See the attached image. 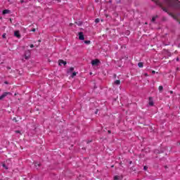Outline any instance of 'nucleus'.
Here are the masks:
<instances>
[{
  "label": "nucleus",
  "mask_w": 180,
  "mask_h": 180,
  "mask_svg": "<svg viewBox=\"0 0 180 180\" xmlns=\"http://www.w3.org/2000/svg\"><path fill=\"white\" fill-rule=\"evenodd\" d=\"M148 167H147V166H144L143 167V169H144V171H147V169H148Z\"/></svg>",
  "instance_id": "obj_26"
},
{
  "label": "nucleus",
  "mask_w": 180,
  "mask_h": 180,
  "mask_svg": "<svg viewBox=\"0 0 180 180\" xmlns=\"http://www.w3.org/2000/svg\"><path fill=\"white\" fill-rule=\"evenodd\" d=\"M120 2L117 1V4H120Z\"/></svg>",
  "instance_id": "obj_44"
},
{
  "label": "nucleus",
  "mask_w": 180,
  "mask_h": 180,
  "mask_svg": "<svg viewBox=\"0 0 180 180\" xmlns=\"http://www.w3.org/2000/svg\"><path fill=\"white\" fill-rule=\"evenodd\" d=\"M114 85H120V80H115L114 82Z\"/></svg>",
  "instance_id": "obj_16"
},
{
  "label": "nucleus",
  "mask_w": 180,
  "mask_h": 180,
  "mask_svg": "<svg viewBox=\"0 0 180 180\" xmlns=\"http://www.w3.org/2000/svg\"><path fill=\"white\" fill-rule=\"evenodd\" d=\"M167 14L169 15V16H172V18H173L174 19H176L175 18V15H174V14H172V13H169V11L167 12Z\"/></svg>",
  "instance_id": "obj_15"
},
{
  "label": "nucleus",
  "mask_w": 180,
  "mask_h": 180,
  "mask_svg": "<svg viewBox=\"0 0 180 180\" xmlns=\"http://www.w3.org/2000/svg\"><path fill=\"white\" fill-rule=\"evenodd\" d=\"M8 13H11V11H9V10H8V9H5V10H4L3 12H2V14H3V15H6V14H8Z\"/></svg>",
  "instance_id": "obj_11"
},
{
  "label": "nucleus",
  "mask_w": 180,
  "mask_h": 180,
  "mask_svg": "<svg viewBox=\"0 0 180 180\" xmlns=\"http://www.w3.org/2000/svg\"><path fill=\"white\" fill-rule=\"evenodd\" d=\"M4 84H6V85H8V84H9V82L8 81H5Z\"/></svg>",
  "instance_id": "obj_29"
},
{
  "label": "nucleus",
  "mask_w": 180,
  "mask_h": 180,
  "mask_svg": "<svg viewBox=\"0 0 180 180\" xmlns=\"http://www.w3.org/2000/svg\"><path fill=\"white\" fill-rule=\"evenodd\" d=\"M15 133L16 134H22L20 133V130H16V131H15Z\"/></svg>",
  "instance_id": "obj_20"
},
{
  "label": "nucleus",
  "mask_w": 180,
  "mask_h": 180,
  "mask_svg": "<svg viewBox=\"0 0 180 180\" xmlns=\"http://www.w3.org/2000/svg\"><path fill=\"white\" fill-rule=\"evenodd\" d=\"M59 63V65H61L62 64H63V65H67V62L64 61L63 60L60 59L58 60Z\"/></svg>",
  "instance_id": "obj_8"
},
{
  "label": "nucleus",
  "mask_w": 180,
  "mask_h": 180,
  "mask_svg": "<svg viewBox=\"0 0 180 180\" xmlns=\"http://www.w3.org/2000/svg\"><path fill=\"white\" fill-rule=\"evenodd\" d=\"M32 32H36V29L33 28V29L32 30Z\"/></svg>",
  "instance_id": "obj_32"
},
{
  "label": "nucleus",
  "mask_w": 180,
  "mask_h": 180,
  "mask_svg": "<svg viewBox=\"0 0 180 180\" xmlns=\"http://www.w3.org/2000/svg\"><path fill=\"white\" fill-rule=\"evenodd\" d=\"M176 61H179V58H176Z\"/></svg>",
  "instance_id": "obj_33"
},
{
  "label": "nucleus",
  "mask_w": 180,
  "mask_h": 180,
  "mask_svg": "<svg viewBox=\"0 0 180 180\" xmlns=\"http://www.w3.org/2000/svg\"><path fill=\"white\" fill-rule=\"evenodd\" d=\"M170 94H171V95H172V94H174V91H170Z\"/></svg>",
  "instance_id": "obj_35"
},
{
  "label": "nucleus",
  "mask_w": 180,
  "mask_h": 180,
  "mask_svg": "<svg viewBox=\"0 0 180 180\" xmlns=\"http://www.w3.org/2000/svg\"><path fill=\"white\" fill-rule=\"evenodd\" d=\"M85 44H91V41L87 40V41H84Z\"/></svg>",
  "instance_id": "obj_19"
},
{
  "label": "nucleus",
  "mask_w": 180,
  "mask_h": 180,
  "mask_svg": "<svg viewBox=\"0 0 180 180\" xmlns=\"http://www.w3.org/2000/svg\"><path fill=\"white\" fill-rule=\"evenodd\" d=\"M1 180H2V179H1Z\"/></svg>",
  "instance_id": "obj_46"
},
{
  "label": "nucleus",
  "mask_w": 180,
  "mask_h": 180,
  "mask_svg": "<svg viewBox=\"0 0 180 180\" xmlns=\"http://www.w3.org/2000/svg\"><path fill=\"white\" fill-rule=\"evenodd\" d=\"M79 40H85V37H84V32H79Z\"/></svg>",
  "instance_id": "obj_6"
},
{
  "label": "nucleus",
  "mask_w": 180,
  "mask_h": 180,
  "mask_svg": "<svg viewBox=\"0 0 180 180\" xmlns=\"http://www.w3.org/2000/svg\"><path fill=\"white\" fill-rule=\"evenodd\" d=\"M108 134H110L112 133V131L108 130Z\"/></svg>",
  "instance_id": "obj_31"
},
{
  "label": "nucleus",
  "mask_w": 180,
  "mask_h": 180,
  "mask_svg": "<svg viewBox=\"0 0 180 180\" xmlns=\"http://www.w3.org/2000/svg\"><path fill=\"white\" fill-rule=\"evenodd\" d=\"M24 57H25V60H27L28 58H30V50L25 51V52L24 53Z\"/></svg>",
  "instance_id": "obj_4"
},
{
  "label": "nucleus",
  "mask_w": 180,
  "mask_h": 180,
  "mask_svg": "<svg viewBox=\"0 0 180 180\" xmlns=\"http://www.w3.org/2000/svg\"><path fill=\"white\" fill-rule=\"evenodd\" d=\"M13 120H15V122H17L16 117H14V118L13 119Z\"/></svg>",
  "instance_id": "obj_36"
},
{
  "label": "nucleus",
  "mask_w": 180,
  "mask_h": 180,
  "mask_svg": "<svg viewBox=\"0 0 180 180\" xmlns=\"http://www.w3.org/2000/svg\"><path fill=\"white\" fill-rule=\"evenodd\" d=\"M98 110H98V109H97V110L95 111V112H94V113H95V115H98Z\"/></svg>",
  "instance_id": "obj_28"
},
{
  "label": "nucleus",
  "mask_w": 180,
  "mask_h": 180,
  "mask_svg": "<svg viewBox=\"0 0 180 180\" xmlns=\"http://www.w3.org/2000/svg\"><path fill=\"white\" fill-rule=\"evenodd\" d=\"M145 76H146V77H148V74L145 73Z\"/></svg>",
  "instance_id": "obj_39"
},
{
  "label": "nucleus",
  "mask_w": 180,
  "mask_h": 180,
  "mask_svg": "<svg viewBox=\"0 0 180 180\" xmlns=\"http://www.w3.org/2000/svg\"><path fill=\"white\" fill-rule=\"evenodd\" d=\"M165 168L167 169V168H168V167L167 166H165Z\"/></svg>",
  "instance_id": "obj_42"
},
{
  "label": "nucleus",
  "mask_w": 180,
  "mask_h": 180,
  "mask_svg": "<svg viewBox=\"0 0 180 180\" xmlns=\"http://www.w3.org/2000/svg\"><path fill=\"white\" fill-rule=\"evenodd\" d=\"M30 47L31 49H33V47H34V45H33V44H31L30 45Z\"/></svg>",
  "instance_id": "obj_25"
},
{
  "label": "nucleus",
  "mask_w": 180,
  "mask_h": 180,
  "mask_svg": "<svg viewBox=\"0 0 180 180\" xmlns=\"http://www.w3.org/2000/svg\"><path fill=\"white\" fill-rule=\"evenodd\" d=\"M125 59H126V60H128V59H129V57L125 56Z\"/></svg>",
  "instance_id": "obj_38"
},
{
  "label": "nucleus",
  "mask_w": 180,
  "mask_h": 180,
  "mask_svg": "<svg viewBox=\"0 0 180 180\" xmlns=\"http://www.w3.org/2000/svg\"><path fill=\"white\" fill-rule=\"evenodd\" d=\"M129 165H131V164H133V162L132 161H129Z\"/></svg>",
  "instance_id": "obj_30"
},
{
  "label": "nucleus",
  "mask_w": 180,
  "mask_h": 180,
  "mask_svg": "<svg viewBox=\"0 0 180 180\" xmlns=\"http://www.w3.org/2000/svg\"><path fill=\"white\" fill-rule=\"evenodd\" d=\"M148 105L149 106H154V98L152 96L148 98Z\"/></svg>",
  "instance_id": "obj_5"
},
{
  "label": "nucleus",
  "mask_w": 180,
  "mask_h": 180,
  "mask_svg": "<svg viewBox=\"0 0 180 180\" xmlns=\"http://www.w3.org/2000/svg\"><path fill=\"white\" fill-rule=\"evenodd\" d=\"M143 65H144V64L141 62H139L138 63V67H139V68H143Z\"/></svg>",
  "instance_id": "obj_14"
},
{
  "label": "nucleus",
  "mask_w": 180,
  "mask_h": 180,
  "mask_svg": "<svg viewBox=\"0 0 180 180\" xmlns=\"http://www.w3.org/2000/svg\"><path fill=\"white\" fill-rule=\"evenodd\" d=\"M14 36L18 39H20V34L19 33V31H15L14 32Z\"/></svg>",
  "instance_id": "obj_9"
},
{
  "label": "nucleus",
  "mask_w": 180,
  "mask_h": 180,
  "mask_svg": "<svg viewBox=\"0 0 180 180\" xmlns=\"http://www.w3.org/2000/svg\"><path fill=\"white\" fill-rule=\"evenodd\" d=\"M122 179H123V176H114V180H122Z\"/></svg>",
  "instance_id": "obj_10"
},
{
  "label": "nucleus",
  "mask_w": 180,
  "mask_h": 180,
  "mask_svg": "<svg viewBox=\"0 0 180 180\" xmlns=\"http://www.w3.org/2000/svg\"><path fill=\"white\" fill-rule=\"evenodd\" d=\"M164 89V87L162 86H159V91H162Z\"/></svg>",
  "instance_id": "obj_22"
},
{
  "label": "nucleus",
  "mask_w": 180,
  "mask_h": 180,
  "mask_svg": "<svg viewBox=\"0 0 180 180\" xmlns=\"http://www.w3.org/2000/svg\"><path fill=\"white\" fill-rule=\"evenodd\" d=\"M157 18H158V15H155V16L153 17L152 20H151V22L153 23H155V20L157 19Z\"/></svg>",
  "instance_id": "obj_12"
},
{
  "label": "nucleus",
  "mask_w": 180,
  "mask_h": 180,
  "mask_svg": "<svg viewBox=\"0 0 180 180\" xmlns=\"http://www.w3.org/2000/svg\"><path fill=\"white\" fill-rule=\"evenodd\" d=\"M8 70H11V68H8Z\"/></svg>",
  "instance_id": "obj_45"
},
{
  "label": "nucleus",
  "mask_w": 180,
  "mask_h": 180,
  "mask_svg": "<svg viewBox=\"0 0 180 180\" xmlns=\"http://www.w3.org/2000/svg\"><path fill=\"white\" fill-rule=\"evenodd\" d=\"M99 64H101V60H99V59H95L91 60V65H96L98 66L99 65Z\"/></svg>",
  "instance_id": "obj_3"
},
{
  "label": "nucleus",
  "mask_w": 180,
  "mask_h": 180,
  "mask_svg": "<svg viewBox=\"0 0 180 180\" xmlns=\"http://www.w3.org/2000/svg\"><path fill=\"white\" fill-rule=\"evenodd\" d=\"M89 143H92V140L87 141V144H89Z\"/></svg>",
  "instance_id": "obj_27"
},
{
  "label": "nucleus",
  "mask_w": 180,
  "mask_h": 180,
  "mask_svg": "<svg viewBox=\"0 0 180 180\" xmlns=\"http://www.w3.org/2000/svg\"><path fill=\"white\" fill-rule=\"evenodd\" d=\"M152 74H155V71L153 70Z\"/></svg>",
  "instance_id": "obj_34"
},
{
  "label": "nucleus",
  "mask_w": 180,
  "mask_h": 180,
  "mask_svg": "<svg viewBox=\"0 0 180 180\" xmlns=\"http://www.w3.org/2000/svg\"><path fill=\"white\" fill-rule=\"evenodd\" d=\"M99 22H100L99 18H96V19L95 20V22H96V23H99Z\"/></svg>",
  "instance_id": "obj_21"
},
{
  "label": "nucleus",
  "mask_w": 180,
  "mask_h": 180,
  "mask_svg": "<svg viewBox=\"0 0 180 180\" xmlns=\"http://www.w3.org/2000/svg\"><path fill=\"white\" fill-rule=\"evenodd\" d=\"M8 95H12V93L11 92H4L1 96H0V101H4Z\"/></svg>",
  "instance_id": "obj_2"
},
{
  "label": "nucleus",
  "mask_w": 180,
  "mask_h": 180,
  "mask_svg": "<svg viewBox=\"0 0 180 180\" xmlns=\"http://www.w3.org/2000/svg\"><path fill=\"white\" fill-rule=\"evenodd\" d=\"M2 37L3 39H6V34H3Z\"/></svg>",
  "instance_id": "obj_23"
},
{
  "label": "nucleus",
  "mask_w": 180,
  "mask_h": 180,
  "mask_svg": "<svg viewBox=\"0 0 180 180\" xmlns=\"http://www.w3.org/2000/svg\"><path fill=\"white\" fill-rule=\"evenodd\" d=\"M109 4H112V0H109Z\"/></svg>",
  "instance_id": "obj_37"
},
{
  "label": "nucleus",
  "mask_w": 180,
  "mask_h": 180,
  "mask_svg": "<svg viewBox=\"0 0 180 180\" xmlns=\"http://www.w3.org/2000/svg\"><path fill=\"white\" fill-rule=\"evenodd\" d=\"M75 75H77V72H72V75H71L72 78H74V77H75Z\"/></svg>",
  "instance_id": "obj_18"
},
{
  "label": "nucleus",
  "mask_w": 180,
  "mask_h": 180,
  "mask_svg": "<svg viewBox=\"0 0 180 180\" xmlns=\"http://www.w3.org/2000/svg\"><path fill=\"white\" fill-rule=\"evenodd\" d=\"M72 71H74V68H70L69 70H68V74L72 72Z\"/></svg>",
  "instance_id": "obj_17"
},
{
  "label": "nucleus",
  "mask_w": 180,
  "mask_h": 180,
  "mask_svg": "<svg viewBox=\"0 0 180 180\" xmlns=\"http://www.w3.org/2000/svg\"><path fill=\"white\" fill-rule=\"evenodd\" d=\"M34 165L36 169H39L41 167V164L38 162H34Z\"/></svg>",
  "instance_id": "obj_7"
},
{
  "label": "nucleus",
  "mask_w": 180,
  "mask_h": 180,
  "mask_svg": "<svg viewBox=\"0 0 180 180\" xmlns=\"http://www.w3.org/2000/svg\"><path fill=\"white\" fill-rule=\"evenodd\" d=\"M75 23L77 26H82V24H83L82 21H77V22H75Z\"/></svg>",
  "instance_id": "obj_13"
},
{
  "label": "nucleus",
  "mask_w": 180,
  "mask_h": 180,
  "mask_svg": "<svg viewBox=\"0 0 180 180\" xmlns=\"http://www.w3.org/2000/svg\"><path fill=\"white\" fill-rule=\"evenodd\" d=\"M58 1V2H60L61 1H60V0H57Z\"/></svg>",
  "instance_id": "obj_43"
},
{
  "label": "nucleus",
  "mask_w": 180,
  "mask_h": 180,
  "mask_svg": "<svg viewBox=\"0 0 180 180\" xmlns=\"http://www.w3.org/2000/svg\"><path fill=\"white\" fill-rule=\"evenodd\" d=\"M3 167L5 168L6 169H8V167H6V165L4 164Z\"/></svg>",
  "instance_id": "obj_24"
},
{
  "label": "nucleus",
  "mask_w": 180,
  "mask_h": 180,
  "mask_svg": "<svg viewBox=\"0 0 180 180\" xmlns=\"http://www.w3.org/2000/svg\"><path fill=\"white\" fill-rule=\"evenodd\" d=\"M156 5H158L161 9L165 12L166 13H168V9L167 8L162 6V5H166L168 8H172L173 9H175L176 11H179L180 9V4L179 1H174V0H154Z\"/></svg>",
  "instance_id": "obj_1"
},
{
  "label": "nucleus",
  "mask_w": 180,
  "mask_h": 180,
  "mask_svg": "<svg viewBox=\"0 0 180 180\" xmlns=\"http://www.w3.org/2000/svg\"><path fill=\"white\" fill-rule=\"evenodd\" d=\"M38 41H39V43H40L41 41V40L39 39V40H38Z\"/></svg>",
  "instance_id": "obj_40"
},
{
  "label": "nucleus",
  "mask_w": 180,
  "mask_h": 180,
  "mask_svg": "<svg viewBox=\"0 0 180 180\" xmlns=\"http://www.w3.org/2000/svg\"><path fill=\"white\" fill-rule=\"evenodd\" d=\"M16 95H17V94H16V93H15V94H14V96H16Z\"/></svg>",
  "instance_id": "obj_41"
}]
</instances>
